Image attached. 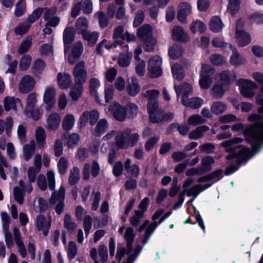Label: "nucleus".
<instances>
[{"label": "nucleus", "instance_id": "f257e3e1", "mask_svg": "<svg viewBox=\"0 0 263 263\" xmlns=\"http://www.w3.org/2000/svg\"><path fill=\"white\" fill-rule=\"evenodd\" d=\"M257 104L261 106L258 108L259 115H252L249 120L256 122L243 130L246 140L252 144L254 153H256L263 145V96L258 95L256 97Z\"/></svg>", "mask_w": 263, "mask_h": 263}, {"label": "nucleus", "instance_id": "f03ea898", "mask_svg": "<svg viewBox=\"0 0 263 263\" xmlns=\"http://www.w3.org/2000/svg\"><path fill=\"white\" fill-rule=\"evenodd\" d=\"M242 138L237 137L224 141L221 144L222 146L226 148V151L230 153L227 156V159L231 160L233 158H236L238 165L247 161L251 155V153L249 148H241L240 145H236L242 142Z\"/></svg>", "mask_w": 263, "mask_h": 263}, {"label": "nucleus", "instance_id": "7ed1b4c3", "mask_svg": "<svg viewBox=\"0 0 263 263\" xmlns=\"http://www.w3.org/2000/svg\"><path fill=\"white\" fill-rule=\"evenodd\" d=\"M214 69L210 65L204 64L202 66L199 85L202 89H208L212 83V76L214 73Z\"/></svg>", "mask_w": 263, "mask_h": 263}, {"label": "nucleus", "instance_id": "20e7f679", "mask_svg": "<svg viewBox=\"0 0 263 263\" xmlns=\"http://www.w3.org/2000/svg\"><path fill=\"white\" fill-rule=\"evenodd\" d=\"M65 190L63 186H61L58 191H55L51 194L49 202L51 204L57 203L55 206V212L58 214H61L64 210Z\"/></svg>", "mask_w": 263, "mask_h": 263}, {"label": "nucleus", "instance_id": "39448f33", "mask_svg": "<svg viewBox=\"0 0 263 263\" xmlns=\"http://www.w3.org/2000/svg\"><path fill=\"white\" fill-rule=\"evenodd\" d=\"M112 38L117 45L122 44L125 40L129 42L134 41L136 39L134 34L130 33L127 31L124 32V28L122 25L115 28Z\"/></svg>", "mask_w": 263, "mask_h": 263}, {"label": "nucleus", "instance_id": "423d86ee", "mask_svg": "<svg viewBox=\"0 0 263 263\" xmlns=\"http://www.w3.org/2000/svg\"><path fill=\"white\" fill-rule=\"evenodd\" d=\"M73 76L77 85H82L87 79V72L85 68V63L81 61L77 64L73 70Z\"/></svg>", "mask_w": 263, "mask_h": 263}, {"label": "nucleus", "instance_id": "0eeeda50", "mask_svg": "<svg viewBox=\"0 0 263 263\" xmlns=\"http://www.w3.org/2000/svg\"><path fill=\"white\" fill-rule=\"evenodd\" d=\"M162 59L158 55H155L149 60L148 62V73L151 78L160 77L162 72L161 68Z\"/></svg>", "mask_w": 263, "mask_h": 263}, {"label": "nucleus", "instance_id": "6e6552de", "mask_svg": "<svg viewBox=\"0 0 263 263\" xmlns=\"http://www.w3.org/2000/svg\"><path fill=\"white\" fill-rule=\"evenodd\" d=\"M238 82L241 85V95L247 98H252L255 94L253 90L257 88V85L253 81L246 79H240Z\"/></svg>", "mask_w": 263, "mask_h": 263}, {"label": "nucleus", "instance_id": "1a4fd4ad", "mask_svg": "<svg viewBox=\"0 0 263 263\" xmlns=\"http://www.w3.org/2000/svg\"><path fill=\"white\" fill-rule=\"evenodd\" d=\"M99 118V113L96 109L84 111L80 118V127H84L89 121L91 126L97 123Z\"/></svg>", "mask_w": 263, "mask_h": 263}, {"label": "nucleus", "instance_id": "9d476101", "mask_svg": "<svg viewBox=\"0 0 263 263\" xmlns=\"http://www.w3.org/2000/svg\"><path fill=\"white\" fill-rule=\"evenodd\" d=\"M131 129L125 128L123 130L118 131L115 137V142L119 148L127 149L129 147V135Z\"/></svg>", "mask_w": 263, "mask_h": 263}, {"label": "nucleus", "instance_id": "9b49d317", "mask_svg": "<svg viewBox=\"0 0 263 263\" xmlns=\"http://www.w3.org/2000/svg\"><path fill=\"white\" fill-rule=\"evenodd\" d=\"M153 105L150 104L149 107H147L149 121L153 123H160L164 119V112L158 106H155V103Z\"/></svg>", "mask_w": 263, "mask_h": 263}, {"label": "nucleus", "instance_id": "f8f14e48", "mask_svg": "<svg viewBox=\"0 0 263 263\" xmlns=\"http://www.w3.org/2000/svg\"><path fill=\"white\" fill-rule=\"evenodd\" d=\"M108 110L112 114L115 119L118 121H123L126 117V108L117 102H114L110 104Z\"/></svg>", "mask_w": 263, "mask_h": 263}, {"label": "nucleus", "instance_id": "ddd939ff", "mask_svg": "<svg viewBox=\"0 0 263 263\" xmlns=\"http://www.w3.org/2000/svg\"><path fill=\"white\" fill-rule=\"evenodd\" d=\"M35 225L38 231H42L43 235L46 236L51 226V220L49 218H46L45 215L40 214L36 218Z\"/></svg>", "mask_w": 263, "mask_h": 263}, {"label": "nucleus", "instance_id": "4468645a", "mask_svg": "<svg viewBox=\"0 0 263 263\" xmlns=\"http://www.w3.org/2000/svg\"><path fill=\"white\" fill-rule=\"evenodd\" d=\"M90 169L91 174L93 177H96L100 173V166L97 161L94 160L91 165L88 163L84 165L83 168V178L84 180H88L90 177Z\"/></svg>", "mask_w": 263, "mask_h": 263}, {"label": "nucleus", "instance_id": "2eb2a0df", "mask_svg": "<svg viewBox=\"0 0 263 263\" xmlns=\"http://www.w3.org/2000/svg\"><path fill=\"white\" fill-rule=\"evenodd\" d=\"M192 7L187 2L181 3L179 5V10L177 17L179 22L182 23H187V16L191 13Z\"/></svg>", "mask_w": 263, "mask_h": 263}, {"label": "nucleus", "instance_id": "dca6fc26", "mask_svg": "<svg viewBox=\"0 0 263 263\" xmlns=\"http://www.w3.org/2000/svg\"><path fill=\"white\" fill-rule=\"evenodd\" d=\"M55 89L53 87H47L43 96L44 102L46 104V108L49 110L55 103Z\"/></svg>", "mask_w": 263, "mask_h": 263}, {"label": "nucleus", "instance_id": "f3484780", "mask_svg": "<svg viewBox=\"0 0 263 263\" xmlns=\"http://www.w3.org/2000/svg\"><path fill=\"white\" fill-rule=\"evenodd\" d=\"M172 38L174 40L181 43H186L190 41L188 33L181 26H175L172 31Z\"/></svg>", "mask_w": 263, "mask_h": 263}, {"label": "nucleus", "instance_id": "a211bd4d", "mask_svg": "<svg viewBox=\"0 0 263 263\" xmlns=\"http://www.w3.org/2000/svg\"><path fill=\"white\" fill-rule=\"evenodd\" d=\"M83 51V45L82 42H78L73 44L71 53L68 57V61L70 64H74L80 57Z\"/></svg>", "mask_w": 263, "mask_h": 263}, {"label": "nucleus", "instance_id": "6ab92c4d", "mask_svg": "<svg viewBox=\"0 0 263 263\" xmlns=\"http://www.w3.org/2000/svg\"><path fill=\"white\" fill-rule=\"evenodd\" d=\"M34 84L35 81L33 78L29 75H26L20 83L19 90L22 93H27L33 89Z\"/></svg>", "mask_w": 263, "mask_h": 263}, {"label": "nucleus", "instance_id": "aec40b11", "mask_svg": "<svg viewBox=\"0 0 263 263\" xmlns=\"http://www.w3.org/2000/svg\"><path fill=\"white\" fill-rule=\"evenodd\" d=\"M60 116L57 113L50 114L47 118L45 127L48 130L57 129L60 123Z\"/></svg>", "mask_w": 263, "mask_h": 263}, {"label": "nucleus", "instance_id": "412c9836", "mask_svg": "<svg viewBox=\"0 0 263 263\" xmlns=\"http://www.w3.org/2000/svg\"><path fill=\"white\" fill-rule=\"evenodd\" d=\"M126 91L131 96H136L140 91V87L138 80L134 77H130L127 80Z\"/></svg>", "mask_w": 263, "mask_h": 263}, {"label": "nucleus", "instance_id": "4be33fe9", "mask_svg": "<svg viewBox=\"0 0 263 263\" xmlns=\"http://www.w3.org/2000/svg\"><path fill=\"white\" fill-rule=\"evenodd\" d=\"M74 39V32L72 28H66L63 32V41L64 43V52L66 54L69 49V44Z\"/></svg>", "mask_w": 263, "mask_h": 263}, {"label": "nucleus", "instance_id": "5701e85b", "mask_svg": "<svg viewBox=\"0 0 263 263\" xmlns=\"http://www.w3.org/2000/svg\"><path fill=\"white\" fill-rule=\"evenodd\" d=\"M4 106L6 111H9L10 109L16 111L18 106L22 107V104L20 99L13 97H6L4 100Z\"/></svg>", "mask_w": 263, "mask_h": 263}, {"label": "nucleus", "instance_id": "b1692460", "mask_svg": "<svg viewBox=\"0 0 263 263\" xmlns=\"http://www.w3.org/2000/svg\"><path fill=\"white\" fill-rule=\"evenodd\" d=\"M57 81L61 89H66L71 85V77L67 73L59 72L57 76Z\"/></svg>", "mask_w": 263, "mask_h": 263}, {"label": "nucleus", "instance_id": "393cba45", "mask_svg": "<svg viewBox=\"0 0 263 263\" xmlns=\"http://www.w3.org/2000/svg\"><path fill=\"white\" fill-rule=\"evenodd\" d=\"M174 88L178 99L182 91L183 93L182 97L185 96L186 99L188 98L189 95H191L193 91V87L192 85L187 83H182L180 85L178 86L175 84Z\"/></svg>", "mask_w": 263, "mask_h": 263}, {"label": "nucleus", "instance_id": "a878e982", "mask_svg": "<svg viewBox=\"0 0 263 263\" xmlns=\"http://www.w3.org/2000/svg\"><path fill=\"white\" fill-rule=\"evenodd\" d=\"M182 103L185 106L190 107L193 109H196L200 107L203 104V100L200 98H193L191 99H186V97L184 96L182 97Z\"/></svg>", "mask_w": 263, "mask_h": 263}, {"label": "nucleus", "instance_id": "bb28decb", "mask_svg": "<svg viewBox=\"0 0 263 263\" xmlns=\"http://www.w3.org/2000/svg\"><path fill=\"white\" fill-rule=\"evenodd\" d=\"M137 34L141 41L145 40L153 36L152 29L150 25L144 24L138 29Z\"/></svg>", "mask_w": 263, "mask_h": 263}, {"label": "nucleus", "instance_id": "cd10ccee", "mask_svg": "<svg viewBox=\"0 0 263 263\" xmlns=\"http://www.w3.org/2000/svg\"><path fill=\"white\" fill-rule=\"evenodd\" d=\"M35 142L32 140L28 144H25L23 148V157L25 161L29 160L34 154Z\"/></svg>", "mask_w": 263, "mask_h": 263}, {"label": "nucleus", "instance_id": "c85d7f7f", "mask_svg": "<svg viewBox=\"0 0 263 263\" xmlns=\"http://www.w3.org/2000/svg\"><path fill=\"white\" fill-rule=\"evenodd\" d=\"M83 39L87 41L88 45L93 46L97 42L99 33L97 31H87L82 34Z\"/></svg>", "mask_w": 263, "mask_h": 263}, {"label": "nucleus", "instance_id": "c756f323", "mask_svg": "<svg viewBox=\"0 0 263 263\" xmlns=\"http://www.w3.org/2000/svg\"><path fill=\"white\" fill-rule=\"evenodd\" d=\"M75 27L79 34H83L88 31V21L84 17H79L75 23Z\"/></svg>", "mask_w": 263, "mask_h": 263}, {"label": "nucleus", "instance_id": "7c9ffc66", "mask_svg": "<svg viewBox=\"0 0 263 263\" xmlns=\"http://www.w3.org/2000/svg\"><path fill=\"white\" fill-rule=\"evenodd\" d=\"M220 81L226 84H229L231 81L236 79V76L233 71L224 70L219 74Z\"/></svg>", "mask_w": 263, "mask_h": 263}, {"label": "nucleus", "instance_id": "2f4dec72", "mask_svg": "<svg viewBox=\"0 0 263 263\" xmlns=\"http://www.w3.org/2000/svg\"><path fill=\"white\" fill-rule=\"evenodd\" d=\"M226 90L224 84H216L211 89L210 94L214 99H219L222 97Z\"/></svg>", "mask_w": 263, "mask_h": 263}, {"label": "nucleus", "instance_id": "473e14b6", "mask_svg": "<svg viewBox=\"0 0 263 263\" xmlns=\"http://www.w3.org/2000/svg\"><path fill=\"white\" fill-rule=\"evenodd\" d=\"M35 135L38 146L40 147H44L46 138L45 129L40 126L37 127L35 132Z\"/></svg>", "mask_w": 263, "mask_h": 263}, {"label": "nucleus", "instance_id": "72a5a7b5", "mask_svg": "<svg viewBox=\"0 0 263 263\" xmlns=\"http://www.w3.org/2000/svg\"><path fill=\"white\" fill-rule=\"evenodd\" d=\"M235 34L237 42L240 46H245L250 43L251 37L248 33L245 31H237Z\"/></svg>", "mask_w": 263, "mask_h": 263}, {"label": "nucleus", "instance_id": "f704fd0d", "mask_svg": "<svg viewBox=\"0 0 263 263\" xmlns=\"http://www.w3.org/2000/svg\"><path fill=\"white\" fill-rule=\"evenodd\" d=\"M124 239L126 240V249L128 250V253H130L132 250V243L135 237L134 233V229L131 227L126 229Z\"/></svg>", "mask_w": 263, "mask_h": 263}, {"label": "nucleus", "instance_id": "c9c22d12", "mask_svg": "<svg viewBox=\"0 0 263 263\" xmlns=\"http://www.w3.org/2000/svg\"><path fill=\"white\" fill-rule=\"evenodd\" d=\"M209 130V127L206 125L200 126L192 131L189 135L191 139H198L202 137L203 133Z\"/></svg>", "mask_w": 263, "mask_h": 263}, {"label": "nucleus", "instance_id": "e433bc0d", "mask_svg": "<svg viewBox=\"0 0 263 263\" xmlns=\"http://www.w3.org/2000/svg\"><path fill=\"white\" fill-rule=\"evenodd\" d=\"M227 105L220 101H215L211 106V112L216 115L223 113L227 109Z\"/></svg>", "mask_w": 263, "mask_h": 263}, {"label": "nucleus", "instance_id": "4c0bfd02", "mask_svg": "<svg viewBox=\"0 0 263 263\" xmlns=\"http://www.w3.org/2000/svg\"><path fill=\"white\" fill-rule=\"evenodd\" d=\"M172 72L173 78L179 81L182 80L184 78L183 68L178 63H175L172 66Z\"/></svg>", "mask_w": 263, "mask_h": 263}, {"label": "nucleus", "instance_id": "58836bf2", "mask_svg": "<svg viewBox=\"0 0 263 263\" xmlns=\"http://www.w3.org/2000/svg\"><path fill=\"white\" fill-rule=\"evenodd\" d=\"M210 29L214 32H218L223 28V24L220 18L217 16L212 17L209 23Z\"/></svg>", "mask_w": 263, "mask_h": 263}, {"label": "nucleus", "instance_id": "ea45409f", "mask_svg": "<svg viewBox=\"0 0 263 263\" xmlns=\"http://www.w3.org/2000/svg\"><path fill=\"white\" fill-rule=\"evenodd\" d=\"M108 123L105 119H101L98 122L95 130L94 134L96 136H101L108 128Z\"/></svg>", "mask_w": 263, "mask_h": 263}, {"label": "nucleus", "instance_id": "a19ab883", "mask_svg": "<svg viewBox=\"0 0 263 263\" xmlns=\"http://www.w3.org/2000/svg\"><path fill=\"white\" fill-rule=\"evenodd\" d=\"M159 95V91L157 90H148L145 92L144 96L147 97L149 100L147 107H149L150 104H152L153 105L155 103L156 106H158V103L156 99L158 98Z\"/></svg>", "mask_w": 263, "mask_h": 263}, {"label": "nucleus", "instance_id": "79ce46f5", "mask_svg": "<svg viewBox=\"0 0 263 263\" xmlns=\"http://www.w3.org/2000/svg\"><path fill=\"white\" fill-rule=\"evenodd\" d=\"M190 28L193 33L197 32L202 33L205 31L206 27L202 21L196 20L192 22Z\"/></svg>", "mask_w": 263, "mask_h": 263}, {"label": "nucleus", "instance_id": "37998d69", "mask_svg": "<svg viewBox=\"0 0 263 263\" xmlns=\"http://www.w3.org/2000/svg\"><path fill=\"white\" fill-rule=\"evenodd\" d=\"M64 226L70 232L72 233L77 228V223L69 214H66L64 218Z\"/></svg>", "mask_w": 263, "mask_h": 263}, {"label": "nucleus", "instance_id": "c03bdc74", "mask_svg": "<svg viewBox=\"0 0 263 263\" xmlns=\"http://www.w3.org/2000/svg\"><path fill=\"white\" fill-rule=\"evenodd\" d=\"M214 159L210 156L206 157L201 160V166L200 168L203 172V174L209 172L212 169V164L214 163Z\"/></svg>", "mask_w": 263, "mask_h": 263}, {"label": "nucleus", "instance_id": "a18cd8bd", "mask_svg": "<svg viewBox=\"0 0 263 263\" xmlns=\"http://www.w3.org/2000/svg\"><path fill=\"white\" fill-rule=\"evenodd\" d=\"M132 58V52H125L121 53L119 55L118 64L122 67H126L129 66Z\"/></svg>", "mask_w": 263, "mask_h": 263}, {"label": "nucleus", "instance_id": "49530a36", "mask_svg": "<svg viewBox=\"0 0 263 263\" xmlns=\"http://www.w3.org/2000/svg\"><path fill=\"white\" fill-rule=\"evenodd\" d=\"M74 124V117L72 114L66 115L63 119L62 127L65 130H69L72 128Z\"/></svg>", "mask_w": 263, "mask_h": 263}, {"label": "nucleus", "instance_id": "de8ad7c7", "mask_svg": "<svg viewBox=\"0 0 263 263\" xmlns=\"http://www.w3.org/2000/svg\"><path fill=\"white\" fill-rule=\"evenodd\" d=\"M182 52V47L177 44L172 46L168 50V55L172 59H177L179 58Z\"/></svg>", "mask_w": 263, "mask_h": 263}, {"label": "nucleus", "instance_id": "09e8293b", "mask_svg": "<svg viewBox=\"0 0 263 263\" xmlns=\"http://www.w3.org/2000/svg\"><path fill=\"white\" fill-rule=\"evenodd\" d=\"M169 128L171 130L176 129L182 136L186 135L190 129V128L186 124H179L178 123L172 124Z\"/></svg>", "mask_w": 263, "mask_h": 263}, {"label": "nucleus", "instance_id": "8fccbe9b", "mask_svg": "<svg viewBox=\"0 0 263 263\" xmlns=\"http://www.w3.org/2000/svg\"><path fill=\"white\" fill-rule=\"evenodd\" d=\"M143 42V48L146 52H152L154 50L157 44L156 40L153 36L150 37L145 40L142 41Z\"/></svg>", "mask_w": 263, "mask_h": 263}, {"label": "nucleus", "instance_id": "3c124183", "mask_svg": "<svg viewBox=\"0 0 263 263\" xmlns=\"http://www.w3.org/2000/svg\"><path fill=\"white\" fill-rule=\"evenodd\" d=\"M36 102V94L35 93L29 94L26 100V106L25 111H31L34 109Z\"/></svg>", "mask_w": 263, "mask_h": 263}, {"label": "nucleus", "instance_id": "603ef678", "mask_svg": "<svg viewBox=\"0 0 263 263\" xmlns=\"http://www.w3.org/2000/svg\"><path fill=\"white\" fill-rule=\"evenodd\" d=\"M246 60L240 55L238 52L235 49L231 56L230 63L233 65H239L245 63Z\"/></svg>", "mask_w": 263, "mask_h": 263}, {"label": "nucleus", "instance_id": "864d4df0", "mask_svg": "<svg viewBox=\"0 0 263 263\" xmlns=\"http://www.w3.org/2000/svg\"><path fill=\"white\" fill-rule=\"evenodd\" d=\"M79 180L80 170L77 167H74L70 171L68 182L70 185H73L76 184Z\"/></svg>", "mask_w": 263, "mask_h": 263}, {"label": "nucleus", "instance_id": "5fc2aeb1", "mask_svg": "<svg viewBox=\"0 0 263 263\" xmlns=\"http://www.w3.org/2000/svg\"><path fill=\"white\" fill-rule=\"evenodd\" d=\"M45 65L44 61L40 59L34 61L31 68L32 72L37 75L40 73L45 68Z\"/></svg>", "mask_w": 263, "mask_h": 263}, {"label": "nucleus", "instance_id": "6e6d98bb", "mask_svg": "<svg viewBox=\"0 0 263 263\" xmlns=\"http://www.w3.org/2000/svg\"><path fill=\"white\" fill-rule=\"evenodd\" d=\"M95 16L97 17L100 27L106 28L109 24V20L105 14L102 11L97 12Z\"/></svg>", "mask_w": 263, "mask_h": 263}, {"label": "nucleus", "instance_id": "4d7b16f0", "mask_svg": "<svg viewBox=\"0 0 263 263\" xmlns=\"http://www.w3.org/2000/svg\"><path fill=\"white\" fill-rule=\"evenodd\" d=\"M78 248L76 243L70 241L68 245L67 255L70 259H73L77 255Z\"/></svg>", "mask_w": 263, "mask_h": 263}, {"label": "nucleus", "instance_id": "13d9d810", "mask_svg": "<svg viewBox=\"0 0 263 263\" xmlns=\"http://www.w3.org/2000/svg\"><path fill=\"white\" fill-rule=\"evenodd\" d=\"M187 122L190 125L196 126L205 123V120L199 115H194L189 118Z\"/></svg>", "mask_w": 263, "mask_h": 263}, {"label": "nucleus", "instance_id": "bf43d9fd", "mask_svg": "<svg viewBox=\"0 0 263 263\" xmlns=\"http://www.w3.org/2000/svg\"><path fill=\"white\" fill-rule=\"evenodd\" d=\"M30 27V25L28 22H23L15 28L14 32L17 35H22L27 32Z\"/></svg>", "mask_w": 263, "mask_h": 263}, {"label": "nucleus", "instance_id": "052dcab7", "mask_svg": "<svg viewBox=\"0 0 263 263\" xmlns=\"http://www.w3.org/2000/svg\"><path fill=\"white\" fill-rule=\"evenodd\" d=\"M31 62V58L29 55H24L20 62V68L21 70H27L30 66Z\"/></svg>", "mask_w": 263, "mask_h": 263}, {"label": "nucleus", "instance_id": "680f3d73", "mask_svg": "<svg viewBox=\"0 0 263 263\" xmlns=\"http://www.w3.org/2000/svg\"><path fill=\"white\" fill-rule=\"evenodd\" d=\"M14 198L16 201L20 204L24 202L23 191L18 186H15L13 189Z\"/></svg>", "mask_w": 263, "mask_h": 263}, {"label": "nucleus", "instance_id": "e2e57ef3", "mask_svg": "<svg viewBox=\"0 0 263 263\" xmlns=\"http://www.w3.org/2000/svg\"><path fill=\"white\" fill-rule=\"evenodd\" d=\"M210 61L214 65L220 66L226 62L223 56L218 54H214L210 57Z\"/></svg>", "mask_w": 263, "mask_h": 263}, {"label": "nucleus", "instance_id": "0e129e2a", "mask_svg": "<svg viewBox=\"0 0 263 263\" xmlns=\"http://www.w3.org/2000/svg\"><path fill=\"white\" fill-rule=\"evenodd\" d=\"M68 165V162L67 159L64 157H61L58 163L59 171L61 175L66 173Z\"/></svg>", "mask_w": 263, "mask_h": 263}, {"label": "nucleus", "instance_id": "69168bd1", "mask_svg": "<svg viewBox=\"0 0 263 263\" xmlns=\"http://www.w3.org/2000/svg\"><path fill=\"white\" fill-rule=\"evenodd\" d=\"M159 137L154 136L149 138L145 143V149L147 152L151 151L154 147L155 145L158 142Z\"/></svg>", "mask_w": 263, "mask_h": 263}, {"label": "nucleus", "instance_id": "338daca9", "mask_svg": "<svg viewBox=\"0 0 263 263\" xmlns=\"http://www.w3.org/2000/svg\"><path fill=\"white\" fill-rule=\"evenodd\" d=\"M57 11V9L55 7L42 8V13H43L44 20L47 21L50 18L56 13Z\"/></svg>", "mask_w": 263, "mask_h": 263}, {"label": "nucleus", "instance_id": "774afa93", "mask_svg": "<svg viewBox=\"0 0 263 263\" xmlns=\"http://www.w3.org/2000/svg\"><path fill=\"white\" fill-rule=\"evenodd\" d=\"M200 184H197L189 190H186V194L188 197L193 196L194 198H196L200 192H202V190L200 189Z\"/></svg>", "mask_w": 263, "mask_h": 263}]
</instances>
